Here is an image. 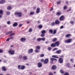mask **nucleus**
Segmentation results:
<instances>
[{"label": "nucleus", "mask_w": 75, "mask_h": 75, "mask_svg": "<svg viewBox=\"0 0 75 75\" xmlns=\"http://www.w3.org/2000/svg\"><path fill=\"white\" fill-rule=\"evenodd\" d=\"M2 52H3V50L0 49V53H2Z\"/></svg>", "instance_id": "59"}, {"label": "nucleus", "mask_w": 75, "mask_h": 75, "mask_svg": "<svg viewBox=\"0 0 75 75\" xmlns=\"http://www.w3.org/2000/svg\"><path fill=\"white\" fill-rule=\"evenodd\" d=\"M51 47H55V43H52L51 45Z\"/></svg>", "instance_id": "25"}, {"label": "nucleus", "mask_w": 75, "mask_h": 75, "mask_svg": "<svg viewBox=\"0 0 75 75\" xmlns=\"http://www.w3.org/2000/svg\"><path fill=\"white\" fill-rule=\"evenodd\" d=\"M48 62H49V60L48 58H46L45 59L44 61V64H47L48 63Z\"/></svg>", "instance_id": "8"}, {"label": "nucleus", "mask_w": 75, "mask_h": 75, "mask_svg": "<svg viewBox=\"0 0 75 75\" xmlns=\"http://www.w3.org/2000/svg\"><path fill=\"white\" fill-rule=\"evenodd\" d=\"M55 44V46H57V47H58L59 45V41H58L57 42H56L54 43Z\"/></svg>", "instance_id": "12"}, {"label": "nucleus", "mask_w": 75, "mask_h": 75, "mask_svg": "<svg viewBox=\"0 0 75 75\" xmlns=\"http://www.w3.org/2000/svg\"><path fill=\"white\" fill-rule=\"evenodd\" d=\"M7 24L9 25L11 24V22H10V21H8L7 22Z\"/></svg>", "instance_id": "47"}, {"label": "nucleus", "mask_w": 75, "mask_h": 75, "mask_svg": "<svg viewBox=\"0 0 75 75\" xmlns=\"http://www.w3.org/2000/svg\"><path fill=\"white\" fill-rule=\"evenodd\" d=\"M42 63L41 62H39L38 63V68H41L42 67Z\"/></svg>", "instance_id": "7"}, {"label": "nucleus", "mask_w": 75, "mask_h": 75, "mask_svg": "<svg viewBox=\"0 0 75 75\" xmlns=\"http://www.w3.org/2000/svg\"><path fill=\"white\" fill-rule=\"evenodd\" d=\"M52 57L53 58H59V57H57V55H55L52 56Z\"/></svg>", "instance_id": "32"}, {"label": "nucleus", "mask_w": 75, "mask_h": 75, "mask_svg": "<svg viewBox=\"0 0 75 75\" xmlns=\"http://www.w3.org/2000/svg\"><path fill=\"white\" fill-rule=\"evenodd\" d=\"M37 23H38V24H40V23H41V22H40V21H38Z\"/></svg>", "instance_id": "62"}, {"label": "nucleus", "mask_w": 75, "mask_h": 75, "mask_svg": "<svg viewBox=\"0 0 75 75\" xmlns=\"http://www.w3.org/2000/svg\"><path fill=\"white\" fill-rule=\"evenodd\" d=\"M21 42H25L26 41V39L25 38H21Z\"/></svg>", "instance_id": "13"}, {"label": "nucleus", "mask_w": 75, "mask_h": 75, "mask_svg": "<svg viewBox=\"0 0 75 75\" xmlns=\"http://www.w3.org/2000/svg\"><path fill=\"white\" fill-rule=\"evenodd\" d=\"M71 36V34H68L65 36V37H66V38H69Z\"/></svg>", "instance_id": "17"}, {"label": "nucleus", "mask_w": 75, "mask_h": 75, "mask_svg": "<svg viewBox=\"0 0 75 75\" xmlns=\"http://www.w3.org/2000/svg\"><path fill=\"white\" fill-rule=\"evenodd\" d=\"M18 69H22V70H24L25 68V66L24 65H18Z\"/></svg>", "instance_id": "1"}, {"label": "nucleus", "mask_w": 75, "mask_h": 75, "mask_svg": "<svg viewBox=\"0 0 75 75\" xmlns=\"http://www.w3.org/2000/svg\"><path fill=\"white\" fill-rule=\"evenodd\" d=\"M5 3V0H1L0 1V4H3Z\"/></svg>", "instance_id": "24"}, {"label": "nucleus", "mask_w": 75, "mask_h": 75, "mask_svg": "<svg viewBox=\"0 0 75 75\" xmlns=\"http://www.w3.org/2000/svg\"><path fill=\"white\" fill-rule=\"evenodd\" d=\"M28 31L30 32H32L33 31V29L32 28H30L28 30Z\"/></svg>", "instance_id": "35"}, {"label": "nucleus", "mask_w": 75, "mask_h": 75, "mask_svg": "<svg viewBox=\"0 0 75 75\" xmlns=\"http://www.w3.org/2000/svg\"><path fill=\"white\" fill-rule=\"evenodd\" d=\"M10 40V38H8L6 40V41H8Z\"/></svg>", "instance_id": "55"}, {"label": "nucleus", "mask_w": 75, "mask_h": 75, "mask_svg": "<svg viewBox=\"0 0 75 75\" xmlns=\"http://www.w3.org/2000/svg\"><path fill=\"white\" fill-rule=\"evenodd\" d=\"M72 39H68L64 41L65 43H71L72 42Z\"/></svg>", "instance_id": "4"}, {"label": "nucleus", "mask_w": 75, "mask_h": 75, "mask_svg": "<svg viewBox=\"0 0 75 75\" xmlns=\"http://www.w3.org/2000/svg\"><path fill=\"white\" fill-rule=\"evenodd\" d=\"M40 36L42 37H44V36H45V34H42L40 35Z\"/></svg>", "instance_id": "49"}, {"label": "nucleus", "mask_w": 75, "mask_h": 75, "mask_svg": "<svg viewBox=\"0 0 75 75\" xmlns=\"http://www.w3.org/2000/svg\"><path fill=\"white\" fill-rule=\"evenodd\" d=\"M68 8V6L67 5H65L63 7L64 10H67Z\"/></svg>", "instance_id": "28"}, {"label": "nucleus", "mask_w": 75, "mask_h": 75, "mask_svg": "<svg viewBox=\"0 0 75 75\" xmlns=\"http://www.w3.org/2000/svg\"><path fill=\"white\" fill-rule=\"evenodd\" d=\"M53 73L50 72L49 73L48 75H53Z\"/></svg>", "instance_id": "50"}, {"label": "nucleus", "mask_w": 75, "mask_h": 75, "mask_svg": "<svg viewBox=\"0 0 75 75\" xmlns=\"http://www.w3.org/2000/svg\"><path fill=\"white\" fill-rule=\"evenodd\" d=\"M60 64H62L64 62V60H63V58L61 57H60L59 59L58 60Z\"/></svg>", "instance_id": "6"}, {"label": "nucleus", "mask_w": 75, "mask_h": 75, "mask_svg": "<svg viewBox=\"0 0 75 75\" xmlns=\"http://www.w3.org/2000/svg\"><path fill=\"white\" fill-rule=\"evenodd\" d=\"M35 52H37V53L39 52V51L38 49H36L35 50Z\"/></svg>", "instance_id": "42"}, {"label": "nucleus", "mask_w": 75, "mask_h": 75, "mask_svg": "<svg viewBox=\"0 0 75 75\" xmlns=\"http://www.w3.org/2000/svg\"><path fill=\"white\" fill-rule=\"evenodd\" d=\"M9 32V34H11V33H13V31H10L8 32Z\"/></svg>", "instance_id": "57"}, {"label": "nucleus", "mask_w": 75, "mask_h": 75, "mask_svg": "<svg viewBox=\"0 0 75 75\" xmlns=\"http://www.w3.org/2000/svg\"><path fill=\"white\" fill-rule=\"evenodd\" d=\"M64 28V26H62L60 27V28L61 29H62V28Z\"/></svg>", "instance_id": "56"}, {"label": "nucleus", "mask_w": 75, "mask_h": 75, "mask_svg": "<svg viewBox=\"0 0 75 75\" xmlns=\"http://www.w3.org/2000/svg\"><path fill=\"white\" fill-rule=\"evenodd\" d=\"M60 3H61V1H58L57 2V5L59 4Z\"/></svg>", "instance_id": "52"}, {"label": "nucleus", "mask_w": 75, "mask_h": 75, "mask_svg": "<svg viewBox=\"0 0 75 75\" xmlns=\"http://www.w3.org/2000/svg\"><path fill=\"white\" fill-rule=\"evenodd\" d=\"M6 35H8V34H10L9 33V32H8L6 33Z\"/></svg>", "instance_id": "61"}, {"label": "nucleus", "mask_w": 75, "mask_h": 75, "mask_svg": "<svg viewBox=\"0 0 75 75\" xmlns=\"http://www.w3.org/2000/svg\"><path fill=\"white\" fill-rule=\"evenodd\" d=\"M40 12V8H38L36 9V13L38 14Z\"/></svg>", "instance_id": "18"}, {"label": "nucleus", "mask_w": 75, "mask_h": 75, "mask_svg": "<svg viewBox=\"0 0 75 75\" xmlns=\"http://www.w3.org/2000/svg\"><path fill=\"white\" fill-rule=\"evenodd\" d=\"M43 26L42 25H38V28H40V29H41L42 28Z\"/></svg>", "instance_id": "26"}, {"label": "nucleus", "mask_w": 75, "mask_h": 75, "mask_svg": "<svg viewBox=\"0 0 75 75\" xmlns=\"http://www.w3.org/2000/svg\"><path fill=\"white\" fill-rule=\"evenodd\" d=\"M40 57H44V54H41L40 56Z\"/></svg>", "instance_id": "43"}, {"label": "nucleus", "mask_w": 75, "mask_h": 75, "mask_svg": "<svg viewBox=\"0 0 75 75\" xmlns=\"http://www.w3.org/2000/svg\"><path fill=\"white\" fill-rule=\"evenodd\" d=\"M15 15L18 16V17H20L22 16V13L21 12H16L15 13Z\"/></svg>", "instance_id": "2"}, {"label": "nucleus", "mask_w": 75, "mask_h": 75, "mask_svg": "<svg viewBox=\"0 0 75 75\" xmlns=\"http://www.w3.org/2000/svg\"><path fill=\"white\" fill-rule=\"evenodd\" d=\"M64 75H69V74L68 72H66L64 73Z\"/></svg>", "instance_id": "40"}, {"label": "nucleus", "mask_w": 75, "mask_h": 75, "mask_svg": "<svg viewBox=\"0 0 75 75\" xmlns=\"http://www.w3.org/2000/svg\"><path fill=\"white\" fill-rule=\"evenodd\" d=\"M71 8H70L68 10H67V12H69V11H71Z\"/></svg>", "instance_id": "54"}, {"label": "nucleus", "mask_w": 75, "mask_h": 75, "mask_svg": "<svg viewBox=\"0 0 75 75\" xmlns=\"http://www.w3.org/2000/svg\"><path fill=\"white\" fill-rule=\"evenodd\" d=\"M18 25V23L17 22H15L13 25V27H16Z\"/></svg>", "instance_id": "20"}, {"label": "nucleus", "mask_w": 75, "mask_h": 75, "mask_svg": "<svg viewBox=\"0 0 75 75\" xmlns=\"http://www.w3.org/2000/svg\"><path fill=\"white\" fill-rule=\"evenodd\" d=\"M41 40H42V41H44L45 40V38H41Z\"/></svg>", "instance_id": "48"}, {"label": "nucleus", "mask_w": 75, "mask_h": 75, "mask_svg": "<svg viewBox=\"0 0 75 75\" xmlns=\"http://www.w3.org/2000/svg\"><path fill=\"white\" fill-rule=\"evenodd\" d=\"M34 13H35L34 12H31L30 13V15H33V14H34Z\"/></svg>", "instance_id": "34"}, {"label": "nucleus", "mask_w": 75, "mask_h": 75, "mask_svg": "<svg viewBox=\"0 0 75 75\" xmlns=\"http://www.w3.org/2000/svg\"><path fill=\"white\" fill-rule=\"evenodd\" d=\"M36 49H38V50H40L41 47L40 46H37L36 47Z\"/></svg>", "instance_id": "39"}, {"label": "nucleus", "mask_w": 75, "mask_h": 75, "mask_svg": "<svg viewBox=\"0 0 75 75\" xmlns=\"http://www.w3.org/2000/svg\"><path fill=\"white\" fill-rule=\"evenodd\" d=\"M70 61H71V62H74V60L72 59H70Z\"/></svg>", "instance_id": "58"}, {"label": "nucleus", "mask_w": 75, "mask_h": 75, "mask_svg": "<svg viewBox=\"0 0 75 75\" xmlns=\"http://www.w3.org/2000/svg\"><path fill=\"white\" fill-rule=\"evenodd\" d=\"M64 55H62L60 56V57H61L62 58H64Z\"/></svg>", "instance_id": "64"}, {"label": "nucleus", "mask_w": 75, "mask_h": 75, "mask_svg": "<svg viewBox=\"0 0 75 75\" xmlns=\"http://www.w3.org/2000/svg\"><path fill=\"white\" fill-rule=\"evenodd\" d=\"M61 50H59L57 51L56 52V54H61Z\"/></svg>", "instance_id": "19"}, {"label": "nucleus", "mask_w": 75, "mask_h": 75, "mask_svg": "<svg viewBox=\"0 0 75 75\" xmlns=\"http://www.w3.org/2000/svg\"><path fill=\"white\" fill-rule=\"evenodd\" d=\"M19 58L20 59H22L23 58V56L21 55L19 56Z\"/></svg>", "instance_id": "51"}, {"label": "nucleus", "mask_w": 75, "mask_h": 75, "mask_svg": "<svg viewBox=\"0 0 75 75\" xmlns=\"http://www.w3.org/2000/svg\"><path fill=\"white\" fill-rule=\"evenodd\" d=\"M6 15L8 16V15H10V12L9 11H8L6 13Z\"/></svg>", "instance_id": "37"}, {"label": "nucleus", "mask_w": 75, "mask_h": 75, "mask_svg": "<svg viewBox=\"0 0 75 75\" xmlns=\"http://www.w3.org/2000/svg\"><path fill=\"white\" fill-rule=\"evenodd\" d=\"M49 32L51 34H55L57 33V30H54L53 32V30H50Z\"/></svg>", "instance_id": "3"}, {"label": "nucleus", "mask_w": 75, "mask_h": 75, "mask_svg": "<svg viewBox=\"0 0 75 75\" xmlns=\"http://www.w3.org/2000/svg\"><path fill=\"white\" fill-rule=\"evenodd\" d=\"M2 69L3 71H7V69L6 68V67L5 66L2 67Z\"/></svg>", "instance_id": "16"}, {"label": "nucleus", "mask_w": 75, "mask_h": 75, "mask_svg": "<svg viewBox=\"0 0 75 75\" xmlns=\"http://www.w3.org/2000/svg\"><path fill=\"white\" fill-rule=\"evenodd\" d=\"M61 11L57 12L56 13V15H57V16H59L61 15Z\"/></svg>", "instance_id": "23"}, {"label": "nucleus", "mask_w": 75, "mask_h": 75, "mask_svg": "<svg viewBox=\"0 0 75 75\" xmlns=\"http://www.w3.org/2000/svg\"><path fill=\"white\" fill-rule=\"evenodd\" d=\"M23 60H27V57L24 56L23 57Z\"/></svg>", "instance_id": "27"}, {"label": "nucleus", "mask_w": 75, "mask_h": 75, "mask_svg": "<svg viewBox=\"0 0 75 75\" xmlns=\"http://www.w3.org/2000/svg\"><path fill=\"white\" fill-rule=\"evenodd\" d=\"M50 60L51 61L50 62V64H52L53 63V61H54V58H51L50 59Z\"/></svg>", "instance_id": "21"}, {"label": "nucleus", "mask_w": 75, "mask_h": 75, "mask_svg": "<svg viewBox=\"0 0 75 75\" xmlns=\"http://www.w3.org/2000/svg\"><path fill=\"white\" fill-rule=\"evenodd\" d=\"M48 51H51L52 50V48L51 47H49L48 48Z\"/></svg>", "instance_id": "45"}, {"label": "nucleus", "mask_w": 75, "mask_h": 75, "mask_svg": "<svg viewBox=\"0 0 75 75\" xmlns=\"http://www.w3.org/2000/svg\"><path fill=\"white\" fill-rule=\"evenodd\" d=\"M70 23L71 24H74V21H71L70 22Z\"/></svg>", "instance_id": "41"}, {"label": "nucleus", "mask_w": 75, "mask_h": 75, "mask_svg": "<svg viewBox=\"0 0 75 75\" xmlns=\"http://www.w3.org/2000/svg\"><path fill=\"white\" fill-rule=\"evenodd\" d=\"M11 8H12L11 6H8L7 7V9L8 10H11Z\"/></svg>", "instance_id": "22"}, {"label": "nucleus", "mask_w": 75, "mask_h": 75, "mask_svg": "<svg viewBox=\"0 0 75 75\" xmlns=\"http://www.w3.org/2000/svg\"><path fill=\"white\" fill-rule=\"evenodd\" d=\"M55 23L54 22H52L51 23L52 26H54L55 25Z\"/></svg>", "instance_id": "38"}, {"label": "nucleus", "mask_w": 75, "mask_h": 75, "mask_svg": "<svg viewBox=\"0 0 75 75\" xmlns=\"http://www.w3.org/2000/svg\"><path fill=\"white\" fill-rule=\"evenodd\" d=\"M55 24H59L60 23V21H59L58 19H57L55 21Z\"/></svg>", "instance_id": "14"}, {"label": "nucleus", "mask_w": 75, "mask_h": 75, "mask_svg": "<svg viewBox=\"0 0 75 75\" xmlns=\"http://www.w3.org/2000/svg\"><path fill=\"white\" fill-rule=\"evenodd\" d=\"M53 9V7H52L50 9V11H52V10Z\"/></svg>", "instance_id": "60"}, {"label": "nucleus", "mask_w": 75, "mask_h": 75, "mask_svg": "<svg viewBox=\"0 0 75 75\" xmlns=\"http://www.w3.org/2000/svg\"><path fill=\"white\" fill-rule=\"evenodd\" d=\"M4 63H6V62H7V61L6 60H4Z\"/></svg>", "instance_id": "63"}, {"label": "nucleus", "mask_w": 75, "mask_h": 75, "mask_svg": "<svg viewBox=\"0 0 75 75\" xmlns=\"http://www.w3.org/2000/svg\"><path fill=\"white\" fill-rule=\"evenodd\" d=\"M57 40V38H54L52 40V41L53 42H55Z\"/></svg>", "instance_id": "29"}, {"label": "nucleus", "mask_w": 75, "mask_h": 75, "mask_svg": "<svg viewBox=\"0 0 75 75\" xmlns=\"http://www.w3.org/2000/svg\"><path fill=\"white\" fill-rule=\"evenodd\" d=\"M3 13V11L2 10H0V14H2Z\"/></svg>", "instance_id": "44"}, {"label": "nucleus", "mask_w": 75, "mask_h": 75, "mask_svg": "<svg viewBox=\"0 0 75 75\" xmlns=\"http://www.w3.org/2000/svg\"><path fill=\"white\" fill-rule=\"evenodd\" d=\"M59 20L60 21H63L64 20V16H62L59 18Z\"/></svg>", "instance_id": "9"}, {"label": "nucleus", "mask_w": 75, "mask_h": 75, "mask_svg": "<svg viewBox=\"0 0 75 75\" xmlns=\"http://www.w3.org/2000/svg\"><path fill=\"white\" fill-rule=\"evenodd\" d=\"M36 40L37 41H38V42L39 41H40L41 40V38H38Z\"/></svg>", "instance_id": "33"}, {"label": "nucleus", "mask_w": 75, "mask_h": 75, "mask_svg": "<svg viewBox=\"0 0 75 75\" xmlns=\"http://www.w3.org/2000/svg\"><path fill=\"white\" fill-rule=\"evenodd\" d=\"M60 72L61 74H64L65 73V72L63 71L62 70H60Z\"/></svg>", "instance_id": "36"}, {"label": "nucleus", "mask_w": 75, "mask_h": 75, "mask_svg": "<svg viewBox=\"0 0 75 75\" xmlns=\"http://www.w3.org/2000/svg\"><path fill=\"white\" fill-rule=\"evenodd\" d=\"M8 52L9 54L11 55H14V53L15 52V51L14 50H10L8 51Z\"/></svg>", "instance_id": "5"}, {"label": "nucleus", "mask_w": 75, "mask_h": 75, "mask_svg": "<svg viewBox=\"0 0 75 75\" xmlns=\"http://www.w3.org/2000/svg\"><path fill=\"white\" fill-rule=\"evenodd\" d=\"M46 33V31L45 30H42L41 31V33L42 34H44Z\"/></svg>", "instance_id": "31"}, {"label": "nucleus", "mask_w": 75, "mask_h": 75, "mask_svg": "<svg viewBox=\"0 0 75 75\" xmlns=\"http://www.w3.org/2000/svg\"><path fill=\"white\" fill-rule=\"evenodd\" d=\"M44 61L45 60L43 59H42L40 60V61L41 62H44Z\"/></svg>", "instance_id": "46"}, {"label": "nucleus", "mask_w": 75, "mask_h": 75, "mask_svg": "<svg viewBox=\"0 0 75 75\" xmlns=\"http://www.w3.org/2000/svg\"><path fill=\"white\" fill-rule=\"evenodd\" d=\"M14 35H15V33H12L9 35V37H12Z\"/></svg>", "instance_id": "30"}, {"label": "nucleus", "mask_w": 75, "mask_h": 75, "mask_svg": "<svg viewBox=\"0 0 75 75\" xmlns=\"http://www.w3.org/2000/svg\"><path fill=\"white\" fill-rule=\"evenodd\" d=\"M33 49L29 50L28 52V54H30V53H33Z\"/></svg>", "instance_id": "15"}, {"label": "nucleus", "mask_w": 75, "mask_h": 75, "mask_svg": "<svg viewBox=\"0 0 75 75\" xmlns=\"http://www.w3.org/2000/svg\"><path fill=\"white\" fill-rule=\"evenodd\" d=\"M23 25V24H20L19 25V27H22V26Z\"/></svg>", "instance_id": "53"}, {"label": "nucleus", "mask_w": 75, "mask_h": 75, "mask_svg": "<svg viewBox=\"0 0 75 75\" xmlns=\"http://www.w3.org/2000/svg\"><path fill=\"white\" fill-rule=\"evenodd\" d=\"M66 67H67L68 68H71V63L69 62L67 63L66 64Z\"/></svg>", "instance_id": "11"}, {"label": "nucleus", "mask_w": 75, "mask_h": 75, "mask_svg": "<svg viewBox=\"0 0 75 75\" xmlns=\"http://www.w3.org/2000/svg\"><path fill=\"white\" fill-rule=\"evenodd\" d=\"M57 69V66L55 65H53L52 66L51 68V69L52 70H55Z\"/></svg>", "instance_id": "10"}]
</instances>
